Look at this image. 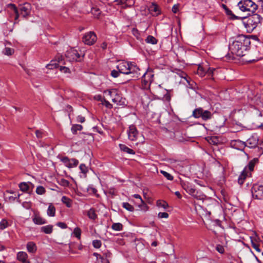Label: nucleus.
<instances>
[{"instance_id": "obj_1", "label": "nucleus", "mask_w": 263, "mask_h": 263, "mask_svg": "<svg viewBox=\"0 0 263 263\" xmlns=\"http://www.w3.org/2000/svg\"><path fill=\"white\" fill-rule=\"evenodd\" d=\"M8 7L14 11L15 14L14 18L15 21L18 19L20 16H21L23 18L27 19L31 15L32 7L31 4L29 3L26 2L22 5H20L19 9L13 4H8Z\"/></svg>"}, {"instance_id": "obj_2", "label": "nucleus", "mask_w": 263, "mask_h": 263, "mask_svg": "<svg viewBox=\"0 0 263 263\" xmlns=\"http://www.w3.org/2000/svg\"><path fill=\"white\" fill-rule=\"evenodd\" d=\"M248 48L240 44L239 42L235 41H233L232 43L229 45V49L233 54H235L238 57H243L246 54V52L247 51Z\"/></svg>"}, {"instance_id": "obj_3", "label": "nucleus", "mask_w": 263, "mask_h": 263, "mask_svg": "<svg viewBox=\"0 0 263 263\" xmlns=\"http://www.w3.org/2000/svg\"><path fill=\"white\" fill-rule=\"evenodd\" d=\"M262 20V18L260 15L257 13L250 15L247 24H245L247 32L249 33L252 31L257 27V24L261 22Z\"/></svg>"}, {"instance_id": "obj_4", "label": "nucleus", "mask_w": 263, "mask_h": 263, "mask_svg": "<svg viewBox=\"0 0 263 263\" xmlns=\"http://www.w3.org/2000/svg\"><path fill=\"white\" fill-rule=\"evenodd\" d=\"M192 116L196 119L201 118L203 121H208L212 119L213 114L208 110H204L202 107H198L193 111Z\"/></svg>"}, {"instance_id": "obj_5", "label": "nucleus", "mask_w": 263, "mask_h": 263, "mask_svg": "<svg viewBox=\"0 0 263 263\" xmlns=\"http://www.w3.org/2000/svg\"><path fill=\"white\" fill-rule=\"evenodd\" d=\"M154 74L152 70L148 69L144 72L141 79V88L148 90L150 88L151 83L153 81Z\"/></svg>"}, {"instance_id": "obj_6", "label": "nucleus", "mask_w": 263, "mask_h": 263, "mask_svg": "<svg viewBox=\"0 0 263 263\" xmlns=\"http://www.w3.org/2000/svg\"><path fill=\"white\" fill-rule=\"evenodd\" d=\"M238 5L242 11H249L252 13L255 12L258 7L257 5L251 0L241 1L239 2Z\"/></svg>"}, {"instance_id": "obj_7", "label": "nucleus", "mask_w": 263, "mask_h": 263, "mask_svg": "<svg viewBox=\"0 0 263 263\" xmlns=\"http://www.w3.org/2000/svg\"><path fill=\"white\" fill-rule=\"evenodd\" d=\"M259 141V137L256 134H254L249 138L246 142H241V141H235L236 142L249 148H255L257 146Z\"/></svg>"}, {"instance_id": "obj_8", "label": "nucleus", "mask_w": 263, "mask_h": 263, "mask_svg": "<svg viewBox=\"0 0 263 263\" xmlns=\"http://www.w3.org/2000/svg\"><path fill=\"white\" fill-rule=\"evenodd\" d=\"M65 57L70 62L80 61L81 58L78 50L74 48H70L67 50L65 53Z\"/></svg>"}, {"instance_id": "obj_9", "label": "nucleus", "mask_w": 263, "mask_h": 263, "mask_svg": "<svg viewBox=\"0 0 263 263\" xmlns=\"http://www.w3.org/2000/svg\"><path fill=\"white\" fill-rule=\"evenodd\" d=\"M252 196L257 199H263V185L254 184L251 188Z\"/></svg>"}, {"instance_id": "obj_10", "label": "nucleus", "mask_w": 263, "mask_h": 263, "mask_svg": "<svg viewBox=\"0 0 263 263\" xmlns=\"http://www.w3.org/2000/svg\"><path fill=\"white\" fill-rule=\"evenodd\" d=\"M127 133L128 139L132 141H136L139 136V132L134 125H131L129 126Z\"/></svg>"}, {"instance_id": "obj_11", "label": "nucleus", "mask_w": 263, "mask_h": 263, "mask_svg": "<svg viewBox=\"0 0 263 263\" xmlns=\"http://www.w3.org/2000/svg\"><path fill=\"white\" fill-rule=\"evenodd\" d=\"M97 40L96 34H84L82 37L83 43L88 45H93Z\"/></svg>"}, {"instance_id": "obj_12", "label": "nucleus", "mask_w": 263, "mask_h": 263, "mask_svg": "<svg viewBox=\"0 0 263 263\" xmlns=\"http://www.w3.org/2000/svg\"><path fill=\"white\" fill-rule=\"evenodd\" d=\"M235 41L239 42L240 44L245 45L247 47L249 48L251 44L250 37H248V35H246L244 34H239L236 37Z\"/></svg>"}, {"instance_id": "obj_13", "label": "nucleus", "mask_w": 263, "mask_h": 263, "mask_svg": "<svg viewBox=\"0 0 263 263\" xmlns=\"http://www.w3.org/2000/svg\"><path fill=\"white\" fill-rule=\"evenodd\" d=\"M61 161L68 168L77 166L79 164V161L76 159H69L67 157H64L61 159Z\"/></svg>"}, {"instance_id": "obj_14", "label": "nucleus", "mask_w": 263, "mask_h": 263, "mask_svg": "<svg viewBox=\"0 0 263 263\" xmlns=\"http://www.w3.org/2000/svg\"><path fill=\"white\" fill-rule=\"evenodd\" d=\"M128 69V74H133V78H138L140 76V69L137 67L135 63L130 62V65L129 66Z\"/></svg>"}, {"instance_id": "obj_15", "label": "nucleus", "mask_w": 263, "mask_h": 263, "mask_svg": "<svg viewBox=\"0 0 263 263\" xmlns=\"http://www.w3.org/2000/svg\"><path fill=\"white\" fill-rule=\"evenodd\" d=\"M129 65L130 62L123 61L119 63L117 68L120 73L128 74Z\"/></svg>"}, {"instance_id": "obj_16", "label": "nucleus", "mask_w": 263, "mask_h": 263, "mask_svg": "<svg viewBox=\"0 0 263 263\" xmlns=\"http://www.w3.org/2000/svg\"><path fill=\"white\" fill-rule=\"evenodd\" d=\"M148 11L153 16H158L161 13L159 6L155 3H152L148 6Z\"/></svg>"}, {"instance_id": "obj_17", "label": "nucleus", "mask_w": 263, "mask_h": 263, "mask_svg": "<svg viewBox=\"0 0 263 263\" xmlns=\"http://www.w3.org/2000/svg\"><path fill=\"white\" fill-rule=\"evenodd\" d=\"M32 221L37 225H42L46 224L47 221L44 218H42L39 213H35L32 217Z\"/></svg>"}, {"instance_id": "obj_18", "label": "nucleus", "mask_w": 263, "mask_h": 263, "mask_svg": "<svg viewBox=\"0 0 263 263\" xmlns=\"http://www.w3.org/2000/svg\"><path fill=\"white\" fill-rule=\"evenodd\" d=\"M87 4L90 6L89 8H86L85 11L89 13L91 12L94 16L98 17L101 13L100 10L97 7H91V2L87 1Z\"/></svg>"}, {"instance_id": "obj_19", "label": "nucleus", "mask_w": 263, "mask_h": 263, "mask_svg": "<svg viewBox=\"0 0 263 263\" xmlns=\"http://www.w3.org/2000/svg\"><path fill=\"white\" fill-rule=\"evenodd\" d=\"M17 258L22 263H30V261L28 260V255L25 252L20 251L18 252L17 254Z\"/></svg>"}, {"instance_id": "obj_20", "label": "nucleus", "mask_w": 263, "mask_h": 263, "mask_svg": "<svg viewBox=\"0 0 263 263\" xmlns=\"http://www.w3.org/2000/svg\"><path fill=\"white\" fill-rule=\"evenodd\" d=\"M257 161V159H254L250 161L248 164L244 168L243 170L245 172L249 173V175H251V172L254 170L255 164Z\"/></svg>"}, {"instance_id": "obj_21", "label": "nucleus", "mask_w": 263, "mask_h": 263, "mask_svg": "<svg viewBox=\"0 0 263 263\" xmlns=\"http://www.w3.org/2000/svg\"><path fill=\"white\" fill-rule=\"evenodd\" d=\"M182 187L185 190V191L191 196L193 194L196 190L193 186L189 183H183L182 184Z\"/></svg>"}, {"instance_id": "obj_22", "label": "nucleus", "mask_w": 263, "mask_h": 263, "mask_svg": "<svg viewBox=\"0 0 263 263\" xmlns=\"http://www.w3.org/2000/svg\"><path fill=\"white\" fill-rule=\"evenodd\" d=\"M27 250L30 253H35L37 250V247L35 243L32 241H29L26 245Z\"/></svg>"}, {"instance_id": "obj_23", "label": "nucleus", "mask_w": 263, "mask_h": 263, "mask_svg": "<svg viewBox=\"0 0 263 263\" xmlns=\"http://www.w3.org/2000/svg\"><path fill=\"white\" fill-rule=\"evenodd\" d=\"M221 7L225 10V12L227 14V15L230 16L231 19L236 20L238 19L239 18V17L235 15L232 13V11L230 10L225 4H222L221 5Z\"/></svg>"}, {"instance_id": "obj_24", "label": "nucleus", "mask_w": 263, "mask_h": 263, "mask_svg": "<svg viewBox=\"0 0 263 263\" xmlns=\"http://www.w3.org/2000/svg\"><path fill=\"white\" fill-rule=\"evenodd\" d=\"M194 198L200 200H204L206 198V196L201 192L195 190V192L192 195Z\"/></svg>"}, {"instance_id": "obj_25", "label": "nucleus", "mask_w": 263, "mask_h": 263, "mask_svg": "<svg viewBox=\"0 0 263 263\" xmlns=\"http://www.w3.org/2000/svg\"><path fill=\"white\" fill-rule=\"evenodd\" d=\"M117 89H107L104 91V94L111 99L115 96L117 95Z\"/></svg>"}, {"instance_id": "obj_26", "label": "nucleus", "mask_w": 263, "mask_h": 263, "mask_svg": "<svg viewBox=\"0 0 263 263\" xmlns=\"http://www.w3.org/2000/svg\"><path fill=\"white\" fill-rule=\"evenodd\" d=\"M119 146L120 149L125 153L132 155H134L135 154V152L133 149L129 148L125 144H120Z\"/></svg>"}, {"instance_id": "obj_27", "label": "nucleus", "mask_w": 263, "mask_h": 263, "mask_svg": "<svg viewBox=\"0 0 263 263\" xmlns=\"http://www.w3.org/2000/svg\"><path fill=\"white\" fill-rule=\"evenodd\" d=\"M251 175H249V173H247L246 172H245L244 170H243L241 173V174L239 175L238 179V182L239 184L241 185L243 183L244 180L246 179V177L247 176H250Z\"/></svg>"}, {"instance_id": "obj_28", "label": "nucleus", "mask_w": 263, "mask_h": 263, "mask_svg": "<svg viewBox=\"0 0 263 263\" xmlns=\"http://www.w3.org/2000/svg\"><path fill=\"white\" fill-rule=\"evenodd\" d=\"M87 215L89 219L95 220L97 218V215L96 213L95 210L93 208L90 209L88 211Z\"/></svg>"}, {"instance_id": "obj_29", "label": "nucleus", "mask_w": 263, "mask_h": 263, "mask_svg": "<svg viewBox=\"0 0 263 263\" xmlns=\"http://www.w3.org/2000/svg\"><path fill=\"white\" fill-rule=\"evenodd\" d=\"M53 226L52 225H47L41 228V231L45 234H49L52 232Z\"/></svg>"}, {"instance_id": "obj_30", "label": "nucleus", "mask_w": 263, "mask_h": 263, "mask_svg": "<svg viewBox=\"0 0 263 263\" xmlns=\"http://www.w3.org/2000/svg\"><path fill=\"white\" fill-rule=\"evenodd\" d=\"M61 201L68 208H70L72 206V200L66 196H63Z\"/></svg>"}, {"instance_id": "obj_31", "label": "nucleus", "mask_w": 263, "mask_h": 263, "mask_svg": "<svg viewBox=\"0 0 263 263\" xmlns=\"http://www.w3.org/2000/svg\"><path fill=\"white\" fill-rule=\"evenodd\" d=\"M197 73L200 77H203L206 74V67H204L201 65H199Z\"/></svg>"}, {"instance_id": "obj_32", "label": "nucleus", "mask_w": 263, "mask_h": 263, "mask_svg": "<svg viewBox=\"0 0 263 263\" xmlns=\"http://www.w3.org/2000/svg\"><path fill=\"white\" fill-rule=\"evenodd\" d=\"M59 65V63H58L55 59L52 60L50 61L49 64L46 65V68L49 69H52L58 67Z\"/></svg>"}, {"instance_id": "obj_33", "label": "nucleus", "mask_w": 263, "mask_h": 263, "mask_svg": "<svg viewBox=\"0 0 263 263\" xmlns=\"http://www.w3.org/2000/svg\"><path fill=\"white\" fill-rule=\"evenodd\" d=\"M47 215L49 216L53 217L55 215V207L51 204H50L48 208L47 209Z\"/></svg>"}, {"instance_id": "obj_34", "label": "nucleus", "mask_w": 263, "mask_h": 263, "mask_svg": "<svg viewBox=\"0 0 263 263\" xmlns=\"http://www.w3.org/2000/svg\"><path fill=\"white\" fill-rule=\"evenodd\" d=\"M123 228V226L120 222L114 223L111 226V229L115 231H122Z\"/></svg>"}, {"instance_id": "obj_35", "label": "nucleus", "mask_w": 263, "mask_h": 263, "mask_svg": "<svg viewBox=\"0 0 263 263\" xmlns=\"http://www.w3.org/2000/svg\"><path fill=\"white\" fill-rule=\"evenodd\" d=\"M251 238V246L257 252H261V249L259 248V246L258 244L256 243L254 241H258V239H259V238H255L254 239V240H253L252 238V237H250Z\"/></svg>"}, {"instance_id": "obj_36", "label": "nucleus", "mask_w": 263, "mask_h": 263, "mask_svg": "<svg viewBox=\"0 0 263 263\" xmlns=\"http://www.w3.org/2000/svg\"><path fill=\"white\" fill-rule=\"evenodd\" d=\"M83 126L80 124H74L71 127V132L73 134H76L78 131L82 129Z\"/></svg>"}, {"instance_id": "obj_37", "label": "nucleus", "mask_w": 263, "mask_h": 263, "mask_svg": "<svg viewBox=\"0 0 263 263\" xmlns=\"http://www.w3.org/2000/svg\"><path fill=\"white\" fill-rule=\"evenodd\" d=\"M9 224L7 219H3L0 222V230L2 231L9 227Z\"/></svg>"}, {"instance_id": "obj_38", "label": "nucleus", "mask_w": 263, "mask_h": 263, "mask_svg": "<svg viewBox=\"0 0 263 263\" xmlns=\"http://www.w3.org/2000/svg\"><path fill=\"white\" fill-rule=\"evenodd\" d=\"M145 42L149 44H156L157 43V40L153 36L148 35L145 39Z\"/></svg>"}, {"instance_id": "obj_39", "label": "nucleus", "mask_w": 263, "mask_h": 263, "mask_svg": "<svg viewBox=\"0 0 263 263\" xmlns=\"http://www.w3.org/2000/svg\"><path fill=\"white\" fill-rule=\"evenodd\" d=\"M20 190L23 192H26L29 190V185L26 182H21L19 184Z\"/></svg>"}, {"instance_id": "obj_40", "label": "nucleus", "mask_w": 263, "mask_h": 263, "mask_svg": "<svg viewBox=\"0 0 263 263\" xmlns=\"http://www.w3.org/2000/svg\"><path fill=\"white\" fill-rule=\"evenodd\" d=\"M14 53V49L9 47H5L3 50V53L7 55H11Z\"/></svg>"}, {"instance_id": "obj_41", "label": "nucleus", "mask_w": 263, "mask_h": 263, "mask_svg": "<svg viewBox=\"0 0 263 263\" xmlns=\"http://www.w3.org/2000/svg\"><path fill=\"white\" fill-rule=\"evenodd\" d=\"M138 206L140 208V210L143 211L144 212L147 211L148 209V206L146 205L145 203L144 202L142 199H141L140 203L139 204Z\"/></svg>"}, {"instance_id": "obj_42", "label": "nucleus", "mask_w": 263, "mask_h": 263, "mask_svg": "<svg viewBox=\"0 0 263 263\" xmlns=\"http://www.w3.org/2000/svg\"><path fill=\"white\" fill-rule=\"evenodd\" d=\"M122 206L128 211L133 212L134 211V206L128 202H123L122 203Z\"/></svg>"}, {"instance_id": "obj_43", "label": "nucleus", "mask_w": 263, "mask_h": 263, "mask_svg": "<svg viewBox=\"0 0 263 263\" xmlns=\"http://www.w3.org/2000/svg\"><path fill=\"white\" fill-rule=\"evenodd\" d=\"M157 205L158 207H161L164 209H166L168 206V204L164 201L158 200L157 202Z\"/></svg>"}, {"instance_id": "obj_44", "label": "nucleus", "mask_w": 263, "mask_h": 263, "mask_svg": "<svg viewBox=\"0 0 263 263\" xmlns=\"http://www.w3.org/2000/svg\"><path fill=\"white\" fill-rule=\"evenodd\" d=\"M160 173L168 180L172 181L173 180L174 177L173 176L170 174V173H167L166 171L161 170L160 171Z\"/></svg>"}, {"instance_id": "obj_45", "label": "nucleus", "mask_w": 263, "mask_h": 263, "mask_svg": "<svg viewBox=\"0 0 263 263\" xmlns=\"http://www.w3.org/2000/svg\"><path fill=\"white\" fill-rule=\"evenodd\" d=\"M35 192L38 195H43L45 193L46 190L43 186L40 185L37 186Z\"/></svg>"}, {"instance_id": "obj_46", "label": "nucleus", "mask_w": 263, "mask_h": 263, "mask_svg": "<svg viewBox=\"0 0 263 263\" xmlns=\"http://www.w3.org/2000/svg\"><path fill=\"white\" fill-rule=\"evenodd\" d=\"M120 99H121V97L119 95V94H118V91L117 90V95L115 96V97L111 99V101L114 103H116V104H118L120 101Z\"/></svg>"}, {"instance_id": "obj_47", "label": "nucleus", "mask_w": 263, "mask_h": 263, "mask_svg": "<svg viewBox=\"0 0 263 263\" xmlns=\"http://www.w3.org/2000/svg\"><path fill=\"white\" fill-rule=\"evenodd\" d=\"M102 245L101 241L100 240H94L92 241V246L94 248L99 249Z\"/></svg>"}, {"instance_id": "obj_48", "label": "nucleus", "mask_w": 263, "mask_h": 263, "mask_svg": "<svg viewBox=\"0 0 263 263\" xmlns=\"http://www.w3.org/2000/svg\"><path fill=\"white\" fill-rule=\"evenodd\" d=\"M74 236L78 239H80L81 231V229L78 227L76 228L73 231Z\"/></svg>"}, {"instance_id": "obj_49", "label": "nucleus", "mask_w": 263, "mask_h": 263, "mask_svg": "<svg viewBox=\"0 0 263 263\" xmlns=\"http://www.w3.org/2000/svg\"><path fill=\"white\" fill-rule=\"evenodd\" d=\"M79 168L81 171V172L84 174H86L88 172V169L86 166L84 164H81Z\"/></svg>"}, {"instance_id": "obj_50", "label": "nucleus", "mask_w": 263, "mask_h": 263, "mask_svg": "<svg viewBox=\"0 0 263 263\" xmlns=\"http://www.w3.org/2000/svg\"><path fill=\"white\" fill-rule=\"evenodd\" d=\"M87 191L89 192L90 193L97 195V190L92 185L89 186L87 188Z\"/></svg>"}, {"instance_id": "obj_51", "label": "nucleus", "mask_w": 263, "mask_h": 263, "mask_svg": "<svg viewBox=\"0 0 263 263\" xmlns=\"http://www.w3.org/2000/svg\"><path fill=\"white\" fill-rule=\"evenodd\" d=\"M58 63H59V64H64V62H63L64 59H63V56L61 55H60V54H58L56 57H55V59Z\"/></svg>"}, {"instance_id": "obj_52", "label": "nucleus", "mask_w": 263, "mask_h": 263, "mask_svg": "<svg viewBox=\"0 0 263 263\" xmlns=\"http://www.w3.org/2000/svg\"><path fill=\"white\" fill-rule=\"evenodd\" d=\"M158 216L159 218H167L168 217V214L166 212H159Z\"/></svg>"}, {"instance_id": "obj_53", "label": "nucleus", "mask_w": 263, "mask_h": 263, "mask_svg": "<svg viewBox=\"0 0 263 263\" xmlns=\"http://www.w3.org/2000/svg\"><path fill=\"white\" fill-rule=\"evenodd\" d=\"M60 70L64 73H65L70 72L69 69L68 67H65V66H60Z\"/></svg>"}, {"instance_id": "obj_54", "label": "nucleus", "mask_w": 263, "mask_h": 263, "mask_svg": "<svg viewBox=\"0 0 263 263\" xmlns=\"http://www.w3.org/2000/svg\"><path fill=\"white\" fill-rule=\"evenodd\" d=\"M215 70L216 69L214 68L206 67V74L209 76L212 75Z\"/></svg>"}, {"instance_id": "obj_55", "label": "nucleus", "mask_w": 263, "mask_h": 263, "mask_svg": "<svg viewBox=\"0 0 263 263\" xmlns=\"http://www.w3.org/2000/svg\"><path fill=\"white\" fill-rule=\"evenodd\" d=\"M216 250L221 254H222L224 252V248L220 245H217Z\"/></svg>"}, {"instance_id": "obj_56", "label": "nucleus", "mask_w": 263, "mask_h": 263, "mask_svg": "<svg viewBox=\"0 0 263 263\" xmlns=\"http://www.w3.org/2000/svg\"><path fill=\"white\" fill-rule=\"evenodd\" d=\"M120 72L116 70H113L111 71V76L114 78H117L119 77Z\"/></svg>"}, {"instance_id": "obj_57", "label": "nucleus", "mask_w": 263, "mask_h": 263, "mask_svg": "<svg viewBox=\"0 0 263 263\" xmlns=\"http://www.w3.org/2000/svg\"><path fill=\"white\" fill-rule=\"evenodd\" d=\"M60 181H61V184L63 186H67L69 185V181L65 179H62Z\"/></svg>"}, {"instance_id": "obj_58", "label": "nucleus", "mask_w": 263, "mask_h": 263, "mask_svg": "<svg viewBox=\"0 0 263 263\" xmlns=\"http://www.w3.org/2000/svg\"><path fill=\"white\" fill-rule=\"evenodd\" d=\"M178 74L181 78H183V79H184L185 80H186L187 81V80H186L187 74L185 72H183L182 71H179V72L178 73Z\"/></svg>"}, {"instance_id": "obj_59", "label": "nucleus", "mask_w": 263, "mask_h": 263, "mask_svg": "<svg viewBox=\"0 0 263 263\" xmlns=\"http://www.w3.org/2000/svg\"><path fill=\"white\" fill-rule=\"evenodd\" d=\"M103 101H104V104L105 105V106L106 107H107L108 108H112V105L111 104H110L109 101H108L105 99H103Z\"/></svg>"}, {"instance_id": "obj_60", "label": "nucleus", "mask_w": 263, "mask_h": 263, "mask_svg": "<svg viewBox=\"0 0 263 263\" xmlns=\"http://www.w3.org/2000/svg\"><path fill=\"white\" fill-rule=\"evenodd\" d=\"M57 225L62 229H66L67 228V225L64 222H59L57 223Z\"/></svg>"}, {"instance_id": "obj_61", "label": "nucleus", "mask_w": 263, "mask_h": 263, "mask_svg": "<svg viewBox=\"0 0 263 263\" xmlns=\"http://www.w3.org/2000/svg\"><path fill=\"white\" fill-rule=\"evenodd\" d=\"M85 120V118L82 116H78L77 118V121L80 123H83Z\"/></svg>"}, {"instance_id": "obj_62", "label": "nucleus", "mask_w": 263, "mask_h": 263, "mask_svg": "<svg viewBox=\"0 0 263 263\" xmlns=\"http://www.w3.org/2000/svg\"><path fill=\"white\" fill-rule=\"evenodd\" d=\"M179 10V5H174L172 7V12L176 13Z\"/></svg>"}, {"instance_id": "obj_63", "label": "nucleus", "mask_w": 263, "mask_h": 263, "mask_svg": "<svg viewBox=\"0 0 263 263\" xmlns=\"http://www.w3.org/2000/svg\"><path fill=\"white\" fill-rule=\"evenodd\" d=\"M248 37H250V40H252L254 41L259 42V39L257 35H248Z\"/></svg>"}, {"instance_id": "obj_64", "label": "nucleus", "mask_w": 263, "mask_h": 263, "mask_svg": "<svg viewBox=\"0 0 263 263\" xmlns=\"http://www.w3.org/2000/svg\"><path fill=\"white\" fill-rule=\"evenodd\" d=\"M35 135L37 138H40L42 136V133L41 131L37 130L35 131Z\"/></svg>"}]
</instances>
